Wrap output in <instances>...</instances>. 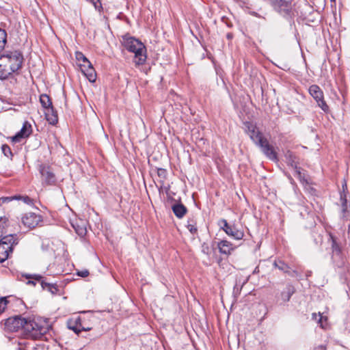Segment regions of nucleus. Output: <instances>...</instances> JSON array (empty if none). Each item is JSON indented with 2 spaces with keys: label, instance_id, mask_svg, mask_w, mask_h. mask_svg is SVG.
Listing matches in <instances>:
<instances>
[{
  "label": "nucleus",
  "instance_id": "9b49d317",
  "mask_svg": "<svg viewBox=\"0 0 350 350\" xmlns=\"http://www.w3.org/2000/svg\"><path fill=\"white\" fill-rule=\"evenodd\" d=\"M40 172L41 174L42 180L46 183L52 184L55 183V175L49 166L41 165L40 167Z\"/></svg>",
  "mask_w": 350,
  "mask_h": 350
},
{
  "label": "nucleus",
  "instance_id": "1a4fd4ad",
  "mask_svg": "<svg viewBox=\"0 0 350 350\" xmlns=\"http://www.w3.org/2000/svg\"><path fill=\"white\" fill-rule=\"evenodd\" d=\"M32 132V128L30 123L25 122L23 127L19 132L12 137V141L14 143L21 142V139L29 137Z\"/></svg>",
  "mask_w": 350,
  "mask_h": 350
},
{
  "label": "nucleus",
  "instance_id": "473e14b6",
  "mask_svg": "<svg viewBox=\"0 0 350 350\" xmlns=\"http://www.w3.org/2000/svg\"><path fill=\"white\" fill-rule=\"evenodd\" d=\"M33 278H35L36 280H40L41 279V276L38 275H35Z\"/></svg>",
  "mask_w": 350,
  "mask_h": 350
},
{
  "label": "nucleus",
  "instance_id": "9d476101",
  "mask_svg": "<svg viewBox=\"0 0 350 350\" xmlns=\"http://www.w3.org/2000/svg\"><path fill=\"white\" fill-rule=\"evenodd\" d=\"M79 67L81 72L90 82H94L96 81V72L90 61L88 65L86 64H79Z\"/></svg>",
  "mask_w": 350,
  "mask_h": 350
},
{
  "label": "nucleus",
  "instance_id": "aec40b11",
  "mask_svg": "<svg viewBox=\"0 0 350 350\" xmlns=\"http://www.w3.org/2000/svg\"><path fill=\"white\" fill-rule=\"evenodd\" d=\"M40 101L42 106L46 109L52 107V103L49 96L46 94H42L40 97Z\"/></svg>",
  "mask_w": 350,
  "mask_h": 350
},
{
  "label": "nucleus",
  "instance_id": "6e6552de",
  "mask_svg": "<svg viewBox=\"0 0 350 350\" xmlns=\"http://www.w3.org/2000/svg\"><path fill=\"white\" fill-rule=\"evenodd\" d=\"M41 221V216L34 213H27L22 218L23 224L30 229L36 227Z\"/></svg>",
  "mask_w": 350,
  "mask_h": 350
},
{
  "label": "nucleus",
  "instance_id": "0eeeda50",
  "mask_svg": "<svg viewBox=\"0 0 350 350\" xmlns=\"http://www.w3.org/2000/svg\"><path fill=\"white\" fill-rule=\"evenodd\" d=\"M308 91L310 96L317 103L318 106L325 112L327 111L329 107L324 100L323 92L321 89L317 85H312Z\"/></svg>",
  "mask_w": 350,
  "mask_h": 350
},
{
  "label": "nucleus",
  "instance_id": "423d86ee",
  "mask_svg": "<svg viewBox=\"0 0 350 350\" xmlns=\"http://www.w3.org/2000/svg\"><path fill=\"white\" fill-rule=\"evenodd\" d=\"M26 319L21 317L8 318L4 323V329L8 332H17L20 329L25 331Z\"/></svg>",
  "mask_w": 350,
  "mask_h": 350
},
{
  "label": "nucleus",
  "instance_id": "f8f14e48",
  "mask_svg": "<svg viewBox=\"0 0 350 350\" xmlns=\"http://www.w3.org/2000/svg\"><path fill=\"white\" fill-rule=\"evenodd\" d=\"M274 8L281 14H288L291 10V3L286 0H276Z\"/></svg>",
  "mask_w": 350,
  "mask_h": 350
},
{
  "label": "nucleus",
  "instance_id": "bb28decb",
  "mask_svg": "<svg viewBox=\"0 0 350 350\" xmlns=\"http://www.w3.org/2000/svg\"><path fill=\"white\" fill-rule=\"evenodd\" d=\"M157 174L159 177L165 178L167 172H166L165 170L159 168V169H158Z\"/></svg>",
  "mask_w": 350,
  "mask_h": 350
},
{
  "label": "nucleus",
  "instance_id": "ddd939ff",
  "mask_svg": "<svg viewBox=\"0 0 350 350\" xmlns=\"http://www.w3.org/2000/svg\"><path fill=\"white\" fill-rule=\"evenodd\" d=\"M72 226L74 228L76 233L80 237H83L86 234L87 230L85 222L83 220H76L72 222Z\"/></svg>",
  "mask_w": 350,
  "mask_h": 350
},
{
  "label": "nucleus",
  "instance_id": "a211bd4d",
  "mask_svg": "<svg viewBox=\"0 0 350 350\" xmlns=\"http://www.w3.org/2000/svg\"><path fill=\"white\" fill-rule=\"evenodd\" d=\"M44 113L47 121L50 124H55L57 122V116L53 107L46 109Z\"/></svg>",
  "mask_w": 350,
  "mask_h": 350
},
{
  "label": "nucleus",
  "instance_id": "cd10ccee",
  "mask_svg": "<svg viewBox=\"0 0 350 350\" xmlns=\"http://www.w3.org/2000/svg\"><path fill=\"white\" fill-rule=\"evenodd\" d=\"M77 275L82 278H85L89 275V271L88 270H82L77 272Z\"/></svg>",
  "mask_w": 350,
  "mask_h": 350
},
{
  "label": "nucleus",
  "instance_id": "7ed1b4c3",
  "mask_svg": "<svg viewBox=\"0 0 350 350\" xmlns=\"http://www.w3.org/2000/svg\"><path fill=\"white\" fill-rule=\"evenodd\" d=\"M124 46L135 54L134 62L136 65H142L146 60V49L144 44L137 39L129 36L122 37Z\"/></svg>",
  "mask_w": 350,
  "mask_h": 350
},
{
  "label": "nucleus",
  "instance_id": "39448f33",
  "mask_svg": "<svg viewBox=\"0 0 350 350\" xmlns=\"http://www.w3.org/2000/svg\"><path fill=\"white\" fill-rule=\"evenodd\" d=\"M17 244L13 234H8L1 238L0 241V262H4L12 252L13 246Z\"/></svg>",
  "mask_w": 350,
  "mask_h": 350
},
{
  "label": "nucleus",
  "instance_id": "2f4dec72",
  "mask_svg": "<svg viewBox=\"0 0 350 350\" xmlns=\"http://www.w3.org/2000/svg\"><path fill=\"white\" fill-rule=\"evenodd\" d=\"M314 350H325V348L323 345L318 346L314 349Z\"/></svg>",
  "mask_w": 350,
  "mask_h": 350
},
{
  "label": "nucleus",
  "instance_id": "f704fd0d",
  "mask_svg": "<svg viewBox=\"0 0 350 350\" xmlns=\"http://www.w3.org/2000/svg\"><path fill=\"white\" fill-rule=\"evenodd\" d=\"M345 187H347V184L345 183L344 185H342V187L344 188Z\"/></svg>",
  "mask_w": 350,
  "mask_h": 350
},
{
  "label": "nucleus",
  "instance_id": "c85d7f7f",
  "mask_svg": "<svg viewBox=\"0 0 350 350\" xmlns=\"http://www.w3.org/2000/svg\"><path fill=\"white\" fill-rule=\"evenodd\" d=\"M187 229L189 230V232L192 234H195L197 232V228L195 226L192 224H189L187 226Z\"/></svg>",
  "mask_w": 350,
  "mask_h": 350
},
{
  "label": "nucleus",
  "instance_id": "412c9836",
  "mask_svg": "<svg viewBox=\"0 0 350 350\" xmlns=\"http://www.w3.org/2000/svg\"><path fill=\"white\" fill-rule=\"evenodd\" d=\"M8 219L6 217H0V238L3 237L4 233L6 232L5 230L8 226Z\"/></svg>",
  "mask_w": 350,
  "mask_h": 350
},
{
  "label": "nucleus",
  "instance_id": "dca6fc26",
  "mask_svg": "<svg viewBox=\"0 0 350 350\" xmlns=\"http://www.w3.org/2000/svg\"><path fill=\"white\" fill-rule=\"evenodd\" d=\"M225 232L237 240L242 239L244 236L241 230H238L235 226H231L230 228H228Z\"/></svg>",
  "mask_w": 350,
  "mask_h": 350
},
{
  "label": "nucleus",
  "instance_id": "f03ea898",
  "mask_svg": "<svg viewBox=\"0 0 350 350\" xmlns=\"http://www.w3.org/2000/svg\"><path fill=\"white\" fill-rule=\"evenodd\" d=\"M4 66V71L9 77L12 73L18 72L21 68L24 61L22 53L18 50L5 51L0 55Z\"/></svg>",
  "mask_w": 350,
  "mask_h": 350
},
{
  "label": "nucleus",
  "instance_id": "5701e85b",
  "mask_svg": "<svg viewBox=\"0 0 350 350\" xmlns=\"http://www.w3.org/2000/svg\"><path fill=\"white\" fill-rule=\"evenodd\" d=\"M7 33L5 30L0 29V55L6 44Z\"/></svg>",
  "mask_w": 350,
  "mask_h": 350
},
{
  "label": "nucleus",
  "instance_id": "20e7f679",
  "mask_svg": "<svg viewBox=\"0 0 350 350\" xmlns=\"http://www.w3.org/2000/svg\"><path fill=\"white\" fill-rule=\"evenodd\" d=\"M49 329V322L42 317L26 319L25 332L30 337L37 338Z\"/></svg>",
  "mask_w": 350,
  "mask_h": 350
},
{
  "label": "nucleus",
  "instance_id": "c756f323",
  "mask_svg": "<svg viewBox=\"0 0 350 350\" xmlns=\"http://www.w3.org/2000/svg\"><path fill=\"white\" fill-rule=\"evenodd\" d=\"M333 251L338 253L340 252L339 247L336 245V242L333 240L332 243Z\"/></svg>",
  "mask_w": 350,
  "mask_h": 350
},
{
  "label": "nucleus",
  "instance_id": "72a5a7b5",
  "mask_svg": "<svg viewBox=\"0 0 350 350\" xmlns=\"http://www.w3.org/2000/svg\"><path fill=\"white\" fill-rule=\"evenodd\" d=\"M28 283L29 284H32L35 285V283L33 282H31V281H29Z\"/></svg>",
  "mask_w": 350,
  "mask_h": 350
},
{
  "label": "nucleus",
  "instance_id": "4468645a",
  "mask_svg": "<svg viewBox=\"0 0 350 350\" xmlns=\"http://www.w3.org/2000/svg\"><path fill=\"white\" fill-rule=\"evenodd\" d=\"M295 293V288L291 284H288L281 292L280 298L283 302H287L290 300L291 296Z\"/></svg>",
  "mask_w": 350,
  "mask_h": 350
},
{
  "label": "nucleus",
  "instance_id": "393cba45",
  "mask_svg": "<svg viewBox=\"0 0 350 350\" xmlns=\"http://www.w3.org/2000/svg\"><path fill=\"white\" fill-rule=\"evenodd\" d=\"M8 301L5 297L0 298V313L3 312L7 306Z\"/></svg>",
  "mask_w": 350,
  "mask_h": 350
},
{
  "label": "nucleus",
  "instance_id": "6ab92c4d",
  "mask_svg": "<svg viewBox=\"0 0 350 350\" xmlns=\"http://www.w3.org/2000/svg\"><path fill=\"white\" fill-rule=\"evenodd\" d=\"M172 211L177 217L182 218L187 213V208L182 204H175L172 206Z\"/></svg>",
  "mask_w": 350,
  "mask_h": 350
},
{
  "label": "nucleus",
  "instance_id": "2eb2a0df",
  "mask_svg": "<svg viewBox=\"0 0 350 350\" xmlns=\"http://www.w3.org/2000/svg\"><path fill=\"white\" fill-rule=\"evenodd\" d=\"M217 246L219 252L224 254H230L234 249L232 244L226 240L219 242Z\"/></svg>",
  "mask_w": 350,
  "mask_h": 350
},
{
  "label": "nucleus",
  "instance_id": "a878e982",
  "mask_svg": "<svg viewBox=\"0 0 350 350\" xmlns=\"http://www.w3.org/2000/svg\"><path fill=\"white\" fill-rule=\"evenodd\" d=\"M1 149H2L3 153L4 154L5 156L10 157L12 155V152L10 150V148L8 145H5V144L3 145L1 147Z\"/></svg>",
  "mask_w": 350,
  "mask_h": 350
},
{
  "label": "nucleus",
  "instance_id": "b1692460",
  "mask_svg": "<svg viewBox=\"0 0 350 350\" xmlns=\"http://www.w3.org/2000/svg\"><path fill=\"white\" fill-rule=\"evenodd\" d=\"M274 266L284 272H288V267L283 262L280 261L279 262H275Z\"/></svg>",
  "mask_w": 350,
  "mask_h": 350
},
{
  "label": "nucleus",
  "instance_id": "f257e3e1",
  "mask_svg": "<svg viewBox=\"0 0 350 350\" xmlns=\"http://www.w3.org/2000/svg\"><path fill=\"white\" fill-rule=\"evenodd\" d=\"M247 132L251 139L260 148L262 152L272 161H277V154L272 146L265 138L256 126L252 123H245Z\"/></svg>",
  "mask_w": 350,
  "mask_h": 350
},
{
  "label": "nucleus",
  "instance_id": "7c9ffc66",
  "mask_svg": "<svg viewBox=\"0 0 350 350\" xmlns=\"http://www.w3.org/2000/svg\"><path fill=\"white\" fill-rule=\"evenodd\" d=\"M222 222L224 223V227H222V229L226 232L227 228H230L231 226L228 225V222L225 219L222 220Z\"/></svg>",
  "mask_w": 350,
  "mask_h": 350
},
{
  "label": "nucleus",
  "instance_id": "f3484780",
  "mask_svg": "<svg viewBox=\"0 0 350 350\" xmlns=\"http://www.w3.org/2000/svg\"><path fill=\"white\" fill-rule=\"evenodd\" d=\"M286 161L288 165H290L295 171L296 174L299 177L301 176V172L298 170L297 166V162L295 161V157L291 152H287L285 155Z\"/></svg>",
  "mask_w": 350,
  "mask_h": 350
},
{
  "label": "nucleus",
  "instance_id": "4be33fe9",
  "mask_svg": "<svg viewBox=\"0 0 350 350\" xmlns=\"http://www.w3.org/2000/svg\"><path fill=\"white\" fill-rule=\"evenodd\" d=\"M75 57L78 66H79V64H86L88 65L89 60L81 52L77 51L75 53Z\"/></svg>",
  "mask_w": 350,
  "mask_h": 350
}]
</instances>
